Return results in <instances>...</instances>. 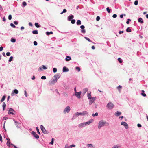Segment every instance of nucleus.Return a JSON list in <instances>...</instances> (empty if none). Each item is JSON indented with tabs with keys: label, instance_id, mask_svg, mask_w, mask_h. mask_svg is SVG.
<instances>
[{
	"label": "nucleus",
	"instance_id": "32",
	"mask_svg": "<svg viewBox=\"0 0 148 148\" xmlns=\"http://www.w3.org/2000/svg\"><path fill=\"white\" fill-rule=\"evenodd\" d=\"M13 56H11L10 57L8 60V61L9 62H11V61L13 60Z\"/></svg>",
	"mask_w": 148,
	"mask_h": 148
},
{
	"label": "nucleus",
	"instance_id": "18",
	"mask_svg": "<svg viewBox=\"0 0 148 148\" xmlns=\"http://www.w3.org/2000/svg\"><path fill=\"white\" fill-rule=\"evenodd\" d=\"M121 113L118 111H116L115 113V115L116 116H119L121 115Z\"/></svg>",
	"mask_w": 148,
	"mask_h": 148
},
{
	"label": "nucleus",
	"instance_id": "27",
	"mask_svg": "<svg viewBox=\"0 0 148 148\" xmlns=\"http://www.w3.org/2000/svg\"><path fill=\"white\" fill-rule=\"evenodd\" d=\"M88 94L87 95L89 99L92 98V97L91 95V93H88Z\"/></svg>",
	"mask_w": 148,
	"mask_h": 148
},
{
	"label": "nucleus",
	"instance_id": "57",
	"mask_svg": "<svg viewBox=\"0 0 148 148\" xmlns=\"http://www.w3.org/2000/svg\"><path fill=\"white\" fill-rule=\"evenodd\" d=\"M14 23L15 25H16L18 24V21H15Z\"/></svg>",
	"mask_w": 148,
	"mask_h": 148
},
{
	"label": "nucleus",
	"instance_id": "16",
	"mask_svg": "<svg viewBox=\"0 0 148 148\" xmlns=\"http://www.w3.org/2000/svg\"><path fill=\"white\" fill-rule=\"evenodd\" d=\"M74 17V16L73 15H70L68 17V20L69 21H70Z\"/></svg>",
	"mask_w": 148,
	"mask_h": 148
},
{
	"label": "nucleus",
	"instance_id": "52",
	"mask_svg": "<svg viewBox=\"0 0 148 148\" xmlns=\"http://www.w3.org/2000/svg\"><path fill=\"white\" fill-rule=\"evenodd\" d=\"M76 117H77L75 115V114H74L73 115V117L71 119L72 120H73L74 119H75Z\"/></svg>",
	"mask_w": 148,
	"mask_h": 148
},
{
	"label": "nucleus",
	"instance_id": "28",
	"mask_svg": "<svg viewBox=\"0 0 148 148\" xmlns=\"http://www.w3.org/2000/svg\"><path fill=\"white\" fill-rule=\"evenodd\" d=\"M122 86L121 85H119L117 87V89L118 90L119 92L121 91L120 90L122 88Z\"/></svg>",
	"mask_w": 148,
	"mask_h": 148
},
{
	"label": "nucleus",
	"instance_id": "17",
	"mask_svg": "<svg viewBox=\"0 0 148 148\" xmlns=\"http://www.w3.org/2000/svg\"><path fill=\"white\" fill-rule=\"evenodd\" d=\"M69 70V69L65 66H64L63 68V72H68Z\"/></svg>",
	"mask_w": 148,
	"mask_h": 148
},
{
	"label": "nucleus",
	"instance_id": "15",
	"mask_svg": "<svg viewBox=\"0 0 148 148\" xmlns=\"http://www.w3.org/2000/svg\"><path fill=\"white\" fill-rule=\"evenodd\" d=\"M93 121L92 119H90L87 122H84L86 124V125H88L90 124Z\"/></svg>",
	"mask_w": 148,
	"mask_h": 148
},
{
	"label": "nucleus",
	"instance_id": "22",
	"mask_svg": "<svg viewBox=\"0 0 148 148\" xmlns=\"http://www.w3.org/2000/svg\"><path fill=\"white\" fill-rule=\"evenodd\" d=\"M6 105L5 103V102H3V104L2 105L3 110V111L4 110L5 108L6 107Z\"/></svg>",
	"mask_w": 148,
	"mask_h": 148
},
{
	"label": "nucleus",
	"instance_id": "14",
	"mask_svg": "<svg viewBox=\"0 0 148 148\" xmlns=\"http://www.w3.org/2000/svg\"><path fill=\"white\" fill-rule=\"evenodd\" d=\"M86 126V124L84 122L79 124L78 125V127L80 128H82Z\"/></svg>",
	"mask_w": 148,
	"mask_h": 148
},
{
	"label": "nucleus",
	"instance_id": "54",
	"mask_svg": "<svg viewBox=\"0 0 148 148\" xmlns=\"http://www.w3.org/2000/svg\"><path fill=\"white\" fill-rule=\"evenodd\" d=\"M41 79H42L45 80V79H46V77L45 76H43L41 77Z\"/></svg>",
	"mask_w": 148,
	"mask_h": 148
},
{
	"label": "nucleus",
	"instance_id": "40",
	"mask_svg": "<svg viewBox=\"0 0 148 148\" xmlns=\"http://www.w3.org/2000/svg\"><path fill=\"white\" fill-rule=\"evenodd\" d=\"M71 21V23L73 24L75 23V19H72Z\"/></svg>",
	"mask_w": 148,
	"mask_h": 148
},
{
	"label": "nucleus",
	"instance_id": "31",
	"mask_svg": "<svg viewBox=\"0 0 148 148\" xmlns=\"http://www.w3.org/2000/svg\"><path fill=\"white\" fill-rule=\"evenodd\" d=\"M106 10L108 13H110L111 10L109 8V7H108L106 8Z\"/></svg>",
	"mask_w": 148,
	"mask_h": 148
},
{
	"label": "nucleus",
	"instance_id": "1",
	"mask_svg": "<svg viewBox=\"0 0 148 148\" xmlns=\"http://www.w3.org/2000/svg\"><path fill=\"white\" fill-rule=\"evenodd\" d=\"M60 76V74L57 73L54 75L53 79L50 81L49 83L50 84H54L57 82V80L59 78Z\"/></svg>",
	"mask_w": 148,
	"mask_h": 148
},
{
	"label": "nucleus",
	"instance_id": "23",
	"mask_svg": "<svg viewBox=\"0 0 148 148\" xmlns=\"http://www.w3.org/2000/svg\"><path fill=\"white\" fill-rule=\"evenodd\" d=\"M5 98L6 96L5 95H4L3 96L0 101V102H3L5 100Z\"/></svg>",
	"mask_w": 148,
	"mask_h": 148
},
{
	"label": "nucleus",
	"instance_id": "45",
	"mask_svg": "<svg viewBox=\"0 0 148 148\" xmlns=\"http://www.w3.org/2000/svg\"><path fill=\"white\" fill-rule=\"evenodd\" d=\"M36 129L38 134H40V133L39 132V130L38 128V127H36Z\"/></svg>",
	"mask_w": 148,
	"mask_h": 148
},
{
	"label": "nucleus",
	"instance_id": "29",
	"mask_svg": "<svg viewBox=\"0 0 148 148\" xmlns=\"http://www.w3.org/2000/svg\"><path fill=\"white\" fill-rule=\"evenodd\" d=\"M32 32L33 34H38V32L37 30H34L32 31Z\"/></svg>",
	"mask_w": 148,
	"mask_h": 148
},
{
	"label": "nucleus",
	"instance_id": "53",
	"mask_svg": "<svg viewBox=\"0 0 148 148\" xmlns=\"http://www.w3.org/2000/svg\"><path fill=\"white\" fill-rule=\"evenodd\" d=\"M75 145L74 144H72L71 145H70L69 146V148H71L73 147H75Z\"/></svg>",
	"mask_w": 148,
	"mask_h": 148
},
{
	"label": "nucleus",
	"instance_id": "35",
	"mask_svg": "<svg viewBox=\"0 0 148 148\" xmlns=\"http://www.w3.org/2000/svg\"><path fill=\"white\" fill-rule=\"evenodd\" d=\"M10 143H11L10 141H7V142L6 143V144H7V146L8 147H10Z\"/></svg>",
	"mask_w": 148,
	"mask_h": 148
},
{
	"label": "nucleus",
	"instance_id": "44",
	"mask_svg": "<svg viewBox=\"0 0 148 148\" xmlns=\"http://www.w3.org/2000/svg\"><path fill=\"white\" fill-rule=\"evenodd\" d=\"M98 114L97 112H96L95 114H92V116H93L94 117L95 116H97L98 115Z\"/></svg>",
	"mask_w": 148,
	"mask_h": 148
},
{
	"label": "nucleus",
	"instance_id": "21",
	"mask_svg": "<svg viewBox=\"0 0 148 148\" xmlns=\"http://www.w3.org/2000/svg\"><path fill=\"white\" fill-rule=\"evenodd\" d=\"M53 32L52 31H51L50 32L47 31L46 32V34L47 35H49L50 34H53Z\"/></svg>",
	"mask_w": 148,
	"mask_h": 148
},
{
	"label": "nucleus",
	"instance_id": "11",
	"mask_svg": "<svg viewBox=\"0 0 148 148\" xmlns=\"http://www.w3.org/2000/svg\"><path fill=\"white\" fill-rule=\"evenodd\" d=\"M80 27L81 29H82L81 30V33L83 34H85L86 32V31L84 29L85 28V26L84 25H82L80 26Z\"/></svg>",
	"mask_w": 148,
	"mask_h": 148
},
{
	"label": "nucleus",
	"instance_id": "50",
	"mask_svg": "<svg viewBox=\"0 0 148 148\" xmlns=\"http://www.w3.org/2000/svg\"><path fill=\"white\" fill-rule=\"evenodd\" d=\"M12 18V16L11 15H9L8 16V19L9 20H11Z\"/></svg>",
	"mask_w": 148,
	"mask_h": 148
},
{
	"label": "nucleus",
	"instance_id": "48",
	"mask_svg": "<svg viewBox=\"0 0 148 148\" xmlns=\"http://www.w3.org/2000/svg\"><path fill=\"white\" fill-rule=\"evenodd\" d=\"M138 3V2L137 0H136L134 2V5H137Z\"/></svg>",
	"mask_w": 148,
	"mask_h": 148
},
{
	"label": "nucleus",
	"instance_id": "25",
	"mask_svg": "<svg viewBox=\"0 0 148 148\" xmlns=\"http://www.w3.org/2000/svg\"><path fill=\"white\" fill-rule=\"evenodd\" d=\"M77 25H80L81 24V22L80 20H78L76 22Z\"/></svg>",
	"mask_w": 148,
	"mask_h": 148
},
{
	"label": "nucleus",
	"instance_id": "62",
	"mask_svg": "<svg viewBox=\"0 0 148 148\" xmlns=\"http://www.w3.org/2000/svg\"><path fill=\"white\" fill-rule=\"evenodd\" d=\"M137 126L138 127H142V125L141 124L138 123L137 125Z\"/></svg>",
	"mask_w": 148,
	"mask_h": 148
},
{
	"label": "nucleus",
	"instance_id": "33",
	"mask_svg": "<svg viewBox=\"0 0 148 148\" xmlns=\"http://www.w3.org/2000/svg\"><path fill=\"white\" fill-rule=\"evenodd\" d=\"M16 40L14 38H12L11 39V41L13 43H14L15 42Z\"/></svg>",
	"mask_w": 148,
	"mask_h": 148
},
{
	"label": "nucleus",
	"instance_id": "36",
	"mask_svg": "<svg viewBox=\"0 0 148 148\" xmlns=\"http://www.w3.org/2000/svg\"><path fill=\"white\" fill-rule=\"evenodd\" d=\"M118 60L120 63H121L122 62V60L120 58H119L118 59Z\"/></svg>",
	"mask_w": 148,
	"mask_h": 148
},
{
	"label": "nucleus",
	"instance_id": "4",
	"mask_svg": "<svg viewBox=\"0 0 148 148\" xmlns=\"http://www.w3.org/2000/svg\"><path fill=\"white\" fill-rule=\"evenodd\" d=\"M114 104L112 103L111 102H109L107 104L106 107L108 108L109 109H112L114 107Z\"/></svg>",
	"mask_w": 148,
	"mask_h": 148
},
{
	"label": "nucleus",
	"instance_id": "39",
	"mask_svg": "<svg viewBox=\"0 0 148 148\" xmlns=\"http://www.w3.org/2000/svg\"><path fill=\"white\" fill-rule=\"evenodd\" d=\"M66 11H67L65 9H64L63 10V11L60 13V14H62L63 13L66 12Z\"/></svg>",
	"mask_w": 148,
	"mask_h": 148
},
{
	"label": "nucleus",
	"instance_id": "3",
	"mask_svg": "<svg viewBox=\"0 0 148 148\" xmlns=\"http://www.w3.org/2000/svg\"><path fill=\"white\" fill-rule=\"evenodd\" d=\"M16 112L12 108H10L8 112V114L9 115L12 114V115H15L16 114Z\"/></svg>",
	"mask_w": 148,
	"mask_h": 148
},
{
	"label": "nucleus",
	"instance_id": "34",
	"mask_svg": "<svg viewBox=\"0 0 148 148\" xmlns=\"http://www.w3.org/2000/svg\"><path fill=\"white\" fill-rule=\"evenodd\" d=\"M88 90V89L87 88H86L83 89V92H86Z\"/></svg>",
	"mask_w": 148,
	"mask_h": 148
},
{
	"label": "nucleus",
	"instance_id": "12",
	"mask_svg": "<svg viewBox=\"0 0 148 148\" xmlns=\"http://www.w3.org/2000/svg\"><path fill=\"white\" fill-rule=\"evenodd\" d=\"M79 114H80V115H82V116H84L85 115H88V112L87 111H83L82 112H79Z\"/></svg>",
	"mask_w": 148,
	"mask_h": 148
},
{
	"label": "nucleus",
	"instance_id": "42",
	"mask_svg": "<svg viewBox=\"0 0 148 148\" xmlns=\"http://www.w3.org/2000/svg\"><path fill=\"white\" fill-rule=\"evenodd\" d=\"M53 72L54 73H55L57 71V68H54L53 69Z\"/></svg>",
	"mask_w": 148,
	"mask_h": 148
},
{
	"label": "nucleus",
	"instance_id": "38",
	"mask_svg": "<svg viewBox=\"0 0 148 148\" xmlns=\"http://www.w3.org/2000/svg\"><path fill=\"white\" fill-rule=\"evenodd\" d=\"M10 25L13 28H16L17 27L12 23H11Z\"/></svg>",
	"mask_w": 148,
	"mask_h": 148
},
{
	"label": "nucleus",
	"instance_id": "7",
	"mask_svg": "<svg viewBox=\"0 0 148 148\" xmlns=\"http://www.w3.org/2000/svg\"><path fill=\"white\" fill-rule=\"evenodd\" d=\"M121 125H123L124 126L125 128L126 129H128L129 128L128 124L125 122L122 121L121 123Z\"/></svg>",
	"mask_w": 148,
	"mask_h": 148
},
{
	"label": "nucleus",
	"instance_id": "60",
	"mask_svg": "<svg viewBox=\"0 0 148 148\" xmlns=\"http://www.w3.org/2000/svg\"><path fill=\"white\" fill-rule=\"evenodd\" d=\"M0 141L1 142H2V138L1 135L0 134Z\"/></svg>",
	"mask_w": 148,
	"mask_h": 148
},
{
	"label": "nucleus",
	"instance_id": "41",
	"mask_svg": "<svg viewBox=\"0 0 148 148\" xmlns=\"http://www.w3.org/2000/svg\"><path fill=\"white\" fill-rule=\"evenodd\" d=\"M22 5L23 7H25L27 5L25 1H23L22 2Z\"/></svg>",
	"mask_w": 148,
	"mask_h": 148
},
{
	"label": "nucleus",
	"instance_id": "6",
	"mask_svg": "<svg viewBox=\"0 0 148 148\" xmlns=\"http://www.w3.org/2000/svg\"><path fill=\"white\" fill-rule=\"evenodd\" d=\"M96 97H92V98L90 99L89 104L91 105L92 103H93L96 100Z\"/></svg>",
	"mask_w": 148,
	"mask_h": 148
},
{
	"label": "nucleus",
	"instance_id": "9",
	"mask_svg": "<svg viewBox=\"0 0 148 148\" xmlns=\"http://www.w3.org/2000/svg\"><path fill=\"white\" fill-rule=\"evenodd\" d=\"M31 134L33 135V136L35 137L36 139H38L39 138V136L34 131H32L31 132Z\"/></svg>",
	"mask_w": 148,
	"mask_h": 148
},
{
	"label": "nucleus",
	"instance_id": "46",
	"mask_svg": "<svg viewBox=\"0 0 148 148\" xmlns=\"http://www.w3.org/2000/svg\"><path fill=\"white\" fill-rule=\"evenodd\" d=\"M12 92H18V91L17 89H15L12 91Z\"/></svg>",
	"mask_w": 148,
	"mask_h": 148
},
{
	"label": "nucleus",
	"instance_id": "10",
	"mask_svg": "<svg viewBox=\"0 0 148 148\" xmlns=\"http://www.w3.org/2000/svg\"><path fill=\"white\" fill-rule=\"evenodd\" d=\"M13 121L15 123V125H16V127L18 128H20L21 127L20 125V123H18V122L15 121V120L14 119Z\"/></svg>",
	"mask_w": 148,
	"mask_h": 148
},
{
	"label": "nucleus",
	"instance_id": "13",
	"mask_svg": "<svg viewBox=\"0 0 148 148\" xmlns=\"http://www.w3.org/2000/svg\"><path fill=\"white\" fill-rule=\"evenodd\" d=\"M81 93H74L73 94V95H75L77 97V98L79 99L81 97Z\"/></svg>",
	"mask_w": 148,
	"mask_h": 148
},
{
	"label": "nucleus",
	"instance_id": "56",
	"mask_svg": "<svg viewBox=\"0 0 148 148\" xmlns=\"http://www.w3.org/2000/svg\"><path fill=\"white\" fill-rule=\"evenodd\" d=\"M35 46H36L37 45V42L36 41H34L33 42Z\"/></svg>",
	"mask_w": 148,
	"mask_h": 148
},
{
	"label": "nucleus",
	"instance_id": "20",
	"mask_svg": "<svg viewBox=\"0 0 148 148\" xmlns=\"http://www.w3.org/2000/svg\"><path fill=\"white\" fill-rule=\"evenodd\" d=\"M138 21L140 23H143V19L141 18H139L138 20Z\"/></svg>",
	"mask_w": 148,
	"mask_h": 148
},
{
	"label": "nucleus",
	"instance_id": "24",
	"mask_svg": "<svg viewBox=\"0 0 148 148\" xmlns=\"http://www.w3.org/2000/svg\"><path fill=\"white\" fill-rule=\"evenodd\" d=\"M34 25L37 28H39L40 27V25L38 23H35Z\"/></svg>",
	"mask_w": 148,
	"mask_h": 148
},
{
	"label": "nucleus",
	"instance_id": "55",
	"mask_svg": "<svg viewBox=\"0 0 148 148\" xmlns=\"http://www.w3.org/2000/svg\"><path fill=\"white\" fill-rule=\"evenodd\" d=\"M117 16V15L116 14H114L113 16H112V17L114 18H116Z\"/></svg>",
	"mask_w": 148,
	"mask_h": 148
},
{
	"label": "nucleus",
	"instance_id": "37",
	"mask_svg": "<svg viewBox=\"0 0 148 148\" xmlns=\"http://www.w3.org/2000/svg\"><path fill=\"white\" fill-rule=\"evenodd\" d=\"M120 147V146H119L118 145H115L114 146L112 147V148H118Z\"/></svg>",
	"mask_w": 148,
	"mask_h": 148
},
{
	"label": "nucleus",
	"instance_id": "5",
	"mask_svg": "<svg viewBox=\"0 0 148 148\" xmlns=\"http://www.w3.org/2000/svg\"><path fill=\"white\" fill-rule=\"evenodd\" d=\"M40 128L43 133L45 134H48V131L46 130L45 127L42 125H40Z\"/></svg>",
	"mask_w": 148,
	"mask_h": 148
},
{
	"label": "nucleus",
	"instance_id": "64",
	"mask_svg": "<svg viewBox=\"0 0 148 148\" xmlns=\"http://www.w3.org/2000/svg\"><path fill=\"white\" fill-rule=\"evenodd\" d=\"M3 21L4 22H5L6 21V19L5 18V17H4L3 18Z\"/></svg>",
	"mask_w": 148,
	"mask_h": 148
},
{
	"label": "nucleus",
	"instance_id": "61",
	"mask_svg": "<svg viewBox=\"0 0 148 148\" xmlns=\"http://www.w3.org/2000/svg\"><path fill=\"white\" fill-rule=\"evenodd\" d=\"M141 94L142 96L143 97H145L146 95L145 93H141Z\"/></svg>",
	"mask_w": 148,
	"mask_h": 148
},
{
	"label": "nucleus",
	"instance_id": "30",
	"mask_svg": "<svg viewBox=\"0 0 148 148\" xmlns=\"http://www.w3.org/2000/svg\"><path fill=\"white\" fill-rule=\"evenodd\" d=\"M75 69L78 71V72H79L80 71L81 69L78 66H76L75 68Z\"/></svg>",
	"mask_w": 148,
	"mask_h": 148
},
{
	"label": "nucleus",
	"instance_id": "43",
	"mask_svg": "<svg viewBox=\"0 0 148 148\" xmlns=\"http://www.w3.org/2000/svg\"><path fill=\"white\" fill-rule=\"evenodd\" d=\"M84 38L86 40H87L88 41L90 42H92L90 40V39H89L88 38V37H84Z\"/></svg>",
	"mask_w": 148,
	"mask_h": 148
},
{
	"label": "nucleus",
	"instance_id": "58",
	"mask_svg": "<svg viewBox=\"0 0 148 148\" xmlns=\"http://www.w3.org/2000/svg\"><path fill=\"white\" fill-rule=\"evenodd\" d=\"M8 119V118L7 117H5V116L3 118V120H6L7 119Z\"/></svg>",
	"mask_w": 148,
	"mask_h": 148
},
{
	"label": "nucleus",
	"instance_id": "59",
	"mask_svg": "<svg viewBox=\"0 0 148 148\" xmlns=\"http://www.w3.org/2000/svg\"><path fill=\"white\" fill-rule=\"evenodd\" d=\"M6 54L7 56H9L10 55L11 53L10 52H7Z\"/></svg>",
	"mask_w": 148,
	"mask_h": 148
},
{
	"label": "nucleus",
	"instance_id": "51",
	"mask_svg": "<svg viewBox=\"0 0 148 148\" xmlns=\"http://www.w3.org/2000/svg\"><path fill=\"white\" fill-rule=\"evenodd\" d=\"M100 19V17L99 16H97L96 18V20L97 21H98Z\"/></svg>",
	"mask_w": 148,
	"mask_h": 148
},
{
	"label": "nucleus",
	"instance_id": "2",
	"mask_svg": "<svg viewBox=\"0 0 148 148\" xmlns=\"http://www.w3.org/2000/svg\"><path fill=\"white\" fill-rule=\"evenodd\" d=\"M109 125V124L108 122L103 120H101L99 122L98 128L99 129H100L102 127L104 126H108Z\"/></svg>",
	"mask_w": 148,
	"mask_h": 148
},
{
	"label": "nucleus",
	"instance_id": "49",
	"mask_svg": "<svg viewBox=\"0 0 148 148\" xmlns=\"http://www.w3.org/2000/svg\"><path fill=\"white\" fill-rule=\"evenodd\" d=\"M79 112H77L75 113V115L77 117H78V116H79L80 115V114H79L78 113H79Z\"/></svg>",
	"mask_w": 148,
	"mask_h": 148
},
{
	"label": "nucleus",
	"instance_id": "8",
	"mask_svg": "<svg viewBox=\"0 0 148 148\" xmlns=\"http://www.w3.org/2000/svg\"><path fill=\"white\" fill-rule=\"evenodd\" d=\"M70 110V108L69 106H67L65 108L64 110V113L66 112H67V113H68L69 112Z\"/></svg>",
	"mask_w": 148,
	"mask_h": 148
},
{
	"label": "nucleus",
	"instance_id": "26",
	"mask_svg": "<svg viewBox=\"0 0 148 148\" xmlns=\"http://www.w3.org/2000/svg\"><path fill=\"white\" fill-rule=\"evenodd\" d=\"M131 30L130 29V27H128L126 29V31L127 32H131Z\"/></svg>",
	"mask_w": 148,
	"mask_h": 148
},
{
	"label": "nucleus",
	"instance_id": "19",
	"mask_svg": "<svg viewBox=\"0 0 148 148\" xmlns=\"http://www.w3.org/2000/svg\"><path fill=\"white\" fill-rule=\"evenodd\" d=\"M71 60V58L69 56H67L66 58H65V60L66 61H69Z\"/></svg>",
	"mask_w": 148,
	"mask_h": 148
},
{
	"label": "nucleus",
	"instance_id": "63",
	"mask_svg": "<svg viewBox=\"0 0 148 148\" xmlns=\"http://www.w3.org/2000/svg\"><path fill=\"white\" fill-rule=\"evenodd\" d=\"M42 68L45 70H46L47 69V68L44 65H42Z\"/></svg>",
	"mask_w": 148,
	"mask_h": 148
},
{
	"label": "nucleus",
	"instance_id": "47",
	"mask_svg": "<svg viewBox=\"0 0 148 148\" xmlns=\"http://www.w3.org/2000/svg\"><path fill=\"white\" fill-rule=\"evenodd\" d=\"M131 21V20L130 19H128L127 21H126V23L127 24H129L130 22V21Z\"/></svg>",
	"mask_w": 148,
	"mask_h": 148
}]
</instances>
